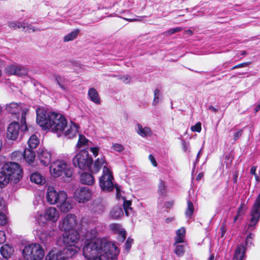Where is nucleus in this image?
Segmentation results:
<instances>
[{"label":"nucleus","instance_id":"cd10ccee","mask_svg":"<svg viewBox=\"0 0 260 260\" xmlns=\"http://www.w3.org/2000/svg\"><path fill=\"white\" fill-rule=\"evenodd\" d=\"M14 252V248L8 244L2 246L0 249V253L3 258L9 259Z\"/></svg>","mask_w":260,"mask_h":260},{"label":"nucleus","instance_id":"8fccbe9b","mask_svg":"<svg viewBox=\"0 0 260 260\" xmlns=\"http://www.w3.org/2000/svg\"><path fill=\"white\" fill-rule=\"evenodd\" d=\"M21 25H22V23L18 21H12L8 23V25L10 27L17 29L22 28Z\"/></svg>","mask_w":260,"mask_h":260},{"label":"nucleus","instance_id":"864d4df0","mask_svg":"<svg viewBox=\"0 0 260 260\" xmlns=\"http://www.w3.org/2000/svg\"><path fill=\"white\" fill-rule=\"evenodd\" d=\"M182 30V27H176V28L170 29L166 33L168 35H171L175 32L180 31Z\"/></svg>","mask_w":260,"mask_h":260},{"label":"nucleus","instance_id":"b1692460","mask_svg":"<svg viewBox=\"0 0 260 260\" xmlns=\"http://www.w3.org/2000/svg\"><path fill=\"white\" fill-rule=\"evenodd\" d=\"M135 130L137 133L142 137H149L152 134L150 127L147 126L143 127L140 123L136 125Z\"/></svg>","mask_w":260,"mask_h":260},{"label":"nucleus","instance_id":"4be33fe9","mask_svg":"<svg viewBox=\"0 0 260 260\" xmlns=\"http://www.w3.org/2000/svg\"><path fill=\"white\" fill-rule=\"evenodd\" d=\"M108 163L106 161L105 157L104 156H101L100 158L96 159L94 162L93 166L91 169L93 172L98 173L100 170L103 167V169L107 167Z\"/></svg>","mask_w":260,"mask_h":260},{"label":"nucleus","instance_id":"58836bf2","mask_svg":"<svg viewBox=\"0 0 260 260\" xmlns=\"http://www.w3.org/2000/svg\"><path fill=\"white\" fill-rule=\"evenodd\" d=\"M17 65L11 64L7 66L5 68L6 72L8 74L17 76Z\"/></svg>","mask_w":260,"mask_h":260},{"label":"nucleus","instance_id":"ddd939ff","mask_svg":"<svg viewBox=\"0 0 260 260\" xmlns=\"http://www.w3.org/2000/svg\"><path fill=\"white\" fill-rule=\"evenodd\" d=\"M63 191H57L52 186H49L47 189L46 198L47 202L51 205L57 204L60 199H63L64 193Z\"/></svg>","mask_w":260,"mask_h":260},{"label":"nucleus","instance_id":"052dcab7","mask_svg":"<svg viewBox=\"0 0 260 260\" xmlns=\"http://www.w3.org/2000/svg\"><path fill=\"white\" fill-rule=\"evenodd\" d=\"M120 79L122 80L125 83H128L131 80L130 76H123L120 78Z\"/></svg>","mask_w":260,"mask_h":260},{"label":"nucleus","instance_id":"e433bc0d","mask_svg":"<svg viewBox=\"0 0 260 260\" xmlns=\"http://www.w3.org/2000/svg\"><path fill=\"white\" fill-rule=\"evenodd\" d=\"M79 30L78 29L74 30L70 32L63 38V41L65 42H69L75 39L78 36Z\"/></svg>","mask_w":260,"mask_h":260},{"label":"nucleus","instance_id":"4468645a","mask_svg":"<svg viewBox=\"0 0 260 260\" xmlns=\"http://www.w3.org/2000/svg\"><path fill=\"white\" fill-rule=\"evenodd\" d=\"M76 224V216L74 214H68L60 221L59 228L62 231L74 230Z\"/></svg>","mask_w":260,"mask_h":260},{"label":"nucleus","instance_id":"412c9836","mask_svg":"<svg viewBox=\"0 0 260 260\" xmlns=\"http://www.w3.org/2000/svg\"><path fill=\"white\" fill-rule=\"evenodd\" d=\"M67 129L64 132V135L68 138L74 137L78 133V125L71 122L70 124L65 126Z\"/></svg>","mask_w":260,"mask_h":260},{"label":"nucleus","instance_id":"dca6fc26","mask_svg":"<svg viewBox=\"0 0 260 260\" xmlns=\"http://www.w3.org/2000/svg\"><path fill=\"white\" fill-rule=\"evenodd\" d=\"M20 127L16 122L11 123L7 128V137L8 139L16 140L18 138L20 134Z\"/></svg>","mask_w":260,"mask_h":260},{"label":"nucleus","instance_id":"6e6552de","mask_svg":"<svg viewBox=\"0 0 260 260\" xmlns=\"http://www.w3.org/2000/svg\"><path fill=\"white\" fill-rule=\"evenodd\" d=\"M2 170L14 183H17L22 177V170L17 162H8L3 165Z\"/></svg>","mask_w":260,"mask_h":260},{"label":"nucleus","instance_id":"20e7f679","mask_svg":"<svg viewBox=\"0 0 260 260\" xmlns=\"http://www.w3.org/2000/svg\"><path fill=\"white\" fill-rule=\"evenodd\" d=\"M62 251L52 250L46 256V260H66L73 257L79 250V248L74 245H66Z\"/></svg>","mask_w":260,"mask_h":260},{"label":"nucleus","instance_id":"37998d69","mask_svg":"<svg viewBox=\"0 0 260 260\" xmlns=\"http://www.w3.org/2000/svg\"><path fill=\"white\" fill-rule=\"evenodd\" d=\"M194 207L192 203L190 201H187V208L185 211V215L187 217H190L193 213Z\"/></svg>","mask_w":260,"mask_h":260},{"label":"nucleus","instance_id":"de8ad7c7","mask_svg":"<svg viewBox=\"0 0 260 260\" xmlns=\"http://www.w3.org/2000/svg\"><path fill=\"white\" fill-rule=\"evenodd\" d=\"M17 76H22L26 75L28 73L27 68L20 65H17Z\"/></svg>","mask_w":260,"mask_h":260},{"label":"nucleus","instance_id":"0eeeda50","mask_svg":"<svg viewBox=\"0 0 260 260\" xmlns=\"http://www.w3.org/2000/svg\"><path fill=\"white\" fill-rule=\"evenodd\" d=\"M22 254L25 260H41L44 256L43 249L37 243L25 246Z\"/></svg>","mask_w":260,"mask_h":260},{"label":"nucleus","instance_id":"3c124183","mask_svg":"<svg viewBox=\"0 0 260 260\" xmlns=\"http://www.w3.org/2000/svg\"><path fill=\"white\" fill-rule=\"evenodd\" d=\"M246 205L244 202L241 204L240 207L238 209L237 214L238 216H241L244 214L246 210Z\"/></svg>","mask_w":260,"mask_h":260},{"label":"nucleus","instance_id":"393cba45","mask_svg":"<svg viewBox=\"0 0 260 260\" xmlns=\"http://www.w3.org/2000/svg\"><path fill=\"white\" fill-rule=\"evenodd\" d=\"M246 248L241 244L237 246L234 253V260H244L245 257Z\"/></svg>","mask_w":260,"mask_h":260},{"label":"nucleus","instance_id":"f704fd0d","mask_svg":"<svg viewBox=\"0 0 260 260\" xmlns=\"http://www.w3.org/2000/svg\"><path fill=\"white\" fill-rule=\"evenodd\" d=\"M10 181V178L8 177L5 172L2 170L0 172V185H1V187L7 185Z\"/></svg>","mask_w":260,"mask_h":260},{"label":"nucleus","instance_id":"2eb2a0df","mask_svg":"<svg viewBox=\"0 0 260 260\" xmlns=\"http://www.w3.org/2000/svg\"><path fill=\"white\" fill-rule=\"evenodd\" d=\"M62 235V241L65 245H74L79 240V235L78 232L75 230L64 231Z\"/></svg>","mask_w":260,"mask_h":260},{"label":"nucleus","instance_id":"6ab92c4d","mask_svg":"<svg viewBox=\"0 0 260 260\" xmlns=\"http://www.w3.org/2000/svg\"><path fill=\"white\" fill-rule=\"evenodd\" d=\"M63 199H60L58 203V207L62 212L67 213L70 211L73 208V204L72 200L68 198L66 192L64 193Z\"/></svg>","mask_w":260,"mask_h":260},{"label":"nucleus","instance_id":"7ed1b4c3","mask_svg":"<svg viewBox=\"0 0 260 260\" xmlns=\"http://www.w3.org/2000/svg\"><path fill=\"white\" fill-rule=\"evenodd\" d=\"M50 172L54 178L62 176L63 178H70L73 175V169L67 161L57 160L51 163Z\"/></svg>","mask_w":260,"mask_h":260},{"label":"nucleus","instance_id":"ea45409f","mask_svg":"<svg viewBox=\"0 0 260 260\" xmlns=\"http://www.w3.org/2000/svg\"><path fill=\"white\" fill-rule=\"evenodd\" d=\"M91 142L88 141L84 136L79 135V138L77 146L79 147L89 145Z\"/></svg>","mask_w":260,"mask_h":260},{"label":"nucleus","instance_id":"5701e85b","mask_svg":"<svg viewBox=\"0 0 260 260\" xmlns=\"http://www.w3.org/2000/svg\"><path fill=\"white\" fill-rule=\"evenodd\" d=\"M32 149L26 148L22 153V160H25L28 165H31L35 158V153Z\"/></svg>","mask_w":260,"mask_h":260},{"label":"nucleus","instance_id":"4d7b16f0","mask_svg":"<svg viewBox=\"0 0 260 260\" xmlns=\"http://www.w3.org/2000/svg\"><path fill=\"white\" fill-rule=\"evenodd\" d=\"M5 233L3 231H0V244L4 243L6 241Z\"/></svg>","mask_w":260,"mask_h":260},{"label":"nucleus","instance_id":"c03bdc74","mask_svg":"<svg viewBox=\"0 0 260 260\" xmlns=\"http://www.w3.org/2000/svg\"><path fill=\"white\" fill-rule=\"evenodd\" d=\"M22 153L20 151H15L11 154L12 159L17 161H22Z\"/></svg>","mask_w":260,"mask_h":260},{"label":"nucleus","instance_id":"5fc2aeb1","mask_svg":"<svg viewBox=\"0 0 260 260\" xmlns=\"http://www.w3.org/2000/svg\"><path fill=\"white\" fill-rule=\"evenodd\" d=\"M90 151L92 153L94 157H96L98 155L100 148L98 147H90Z\"/></svg>","mask_w":260,"mask_h":260},{"label":"nucleus","instance_id":"bf43d9fd","mask_svg":"<svg viewBox=\"0 0 260 260\" xmlns=\"http://www.w3.org/2000/svg\"><path fill=\"white\" fill-rule=\"evenodd\" d=\"M149 159L150 160V161H151L152 165L154 166V167H156L157 166V163L154 158V157L153 156V155L152 154H150L149 155Z\"/></svg>","mask_w":260,"mask_h":260},{"label":"nucleus","instance_id":"6e6d98bb","mask_svg":"<svg viewBox=\"0 0 260 260\" xmlns=\"http://www.w3.org/2000/svg\"><path fill=\"white\" fill-rule=\"evenodd\" d=\"M250 63L249 62H243V63H240V64H239L238 65H236V66L233 67L232 68V70H235L236 69L240 68L246 67L247 66H248Z\"/></svg>","mask_w":260,"mask_h":260},{"label":"nucleus","instance_id":"69168bd1","mask_svg":"<svg viewBox=\"0 0 260 260\" xmlns=\"http://www.w3.org/2000/svg\"><path fill=\"white\" fill-rule=\"evenodd\" d=\"M182 144L183 150L184 151H186L189 147V144L188 143L186 142L184 140H182Z\"/></svg>","mask_w":260,"mask_h":260},{"label":"nucleus","instance_id":"c85d7f7f","mask_svg":"<svg viewBox=\"0 0 260 260\" xmlns=\"http://www.w3.org/2000/svg\"><path fill=\"white\" fill-rule=\"evenodd\" d=\"M98 235V232L95 229H90L85 233V243H90V241H94Z\"/></svg>","mask_w":260,"mask_h":260},{"label":"nucleus","instance_id":"e2e57ef3","mask_svg":"<svg viewBox=\"0 0 260 260\" xmlns=\"http://www.w3.org/2000/svg\"><path fill=\"white\" fill-rule=\"evenodd\" d=\"M220 230L221 231V237H223L226 232L225 225L224 223H222Z\"/></svg>","mask_w":260,"mask_h":260},{"label":"nucleus","instance_id":"79ce46f5","mask_svg":"<svg viewBox=\"0 0 260 260\" xmlns=\"http://www.w3.org/2000/svg\"><path fill=\"white\" fill-rule=\"evenodd\" d=\"M131 205L132 203L131 201L124 200L123 206L126 216H128L132 212V208L131 207Z\"/></svg>","mask_w":260,"mask_h":260},{"label":"nucleus","instance_id":"4c0bfd02","mask_svg":"<svg viewBox=\"0 0 260 260\" xmlns=\"http://www.w3.org/2000/svg\"><path fill=\"white\" fill-rule=\"evenodd\" d=\"M3 200L0 197V224L4 225L6 223L7 219L6 215L2 212L4 208Z\"/></svg>","mask_w":260,"mask_h":260},{"label":"nucleus","instance_id":"473e14b6","mask_svg":"<svg viewBox=\"0 0 260 260\" xmlns=\"http://www.w3.org/2000/svg\"><path fill=\"white\" fill-rule=\"evenodd\" d=\"M123 215L122 209L119 207H115L110 212V216L113 219H118Z\"/></svg>","mask_w":260,"mask_h":260},{"label":"nucleus","instance_id":"c756f323","mask_svg":"<svg viewBox=\"0 0 260 260\" xmlns=\"http://www.w3.org/2000/svg\"><path fill=\"white\" fill-rule=\"evenodd\" d=\"M88 95L90 100L95 103L100 104L101 103L100 98L96 90L94 88H91L88 90Z\"/></svg>","mask_w":260,"mask_h":260},{"label":"nucleus","instance_id":"72a5a7b5","mask_svg":"<svg viewBox=\"0 0 260 260\" xmlns=\"http://www.w3.org/2000/svg\"><path fill=\"white\" fill-rule=\"evenodd\" d=\"M158 193L160 196H164L167 192V186L165 182L160 179L158 184Z\"/></svg>","mask_w":260,"mask_h":260},{"label":"nucleus","instance_id":"39448f33","mask_svg":"<svg viewBox=\"0 0 260 260\" xmlns=\"http://www.w3.org/2000/svg\"><path fill=\"white\" fill-rule=\"evenodd\" d=\"M59 217V213L57 210L53 207L47 208L44 214L38 212L35 216L37 223L41 226H44L47 224V221H50L56 223Z\"/></svg>","mask_w":260,"mask_h":260},{"label":"nucleus","instance_id":"49530a36","mask_svg":"<svg viewBox=\"0 0 260 260\" xmlns=\"http://www.w3.org/2000/svg\"><path fill=\"white\" fill-rule=\"evenodd\" d=\"M184 247L183 245H177L175 247V253L178 256H182L184 253Z\"/></svg>","mask_w":260,"mask_h":260},{"label":"nucleus","instance_id":"a211bd4d","mask_svg":"<svg viewBox=\"0 0 260 260\" xmlns=\"http://www.w3.org/2000/svg\"><path fill=\"white\" fill-rule=\"evenodd\" d=\"M38 156L41 163L45 166H48L51 160V154L44 148H39L38 151Z\"/></svg>","mask_w":260,"mask_h":260},{"label":"nucleus","instance_id":"f03ea898","mask_svg":"<svg viewBox=\"0 0 260 260\" xmlns=\"http://www.w3.org/2000/svg\"><path fill=\"white\" fill-rule=\"evenodd\" d=\"M114 243L105 238H97L94 241L85 243L83 252L84 256L88 259H94L103 251L109 252L114 251Z\"/></svg>","mask_w":260,"mask_h":260},{"label":"nucleus","instance_id":"f3484780","mask_svg":"<svg viewBox=\"0 0 260 260\" xmlns=\"http://www.w3.org/2000/svg\"><path fill=\"white\" fill-rule=\"evenodd\" d=\"M114 251L109 250V252L103 251L100 255L97 256L93 260H115L117 258L119 254V250L114 244Z\"/></svg>","mask_w":260,"mask_h":260},{"label":"nucleus","instance_id":"1a4fd4ad","mask_svg":"<svg viewBox=\"0 0 260 260\" xmlns=\"http://www.w3.org/2000/svg\"><path fill=\"white\" fill-rule=\"evenodd\" d=\"M92 161V158L89 156L88 152L86 150L81 151L73 159V163L75 167L80 169L88 168Z\"/></svg>","mask_w":260,"mask_h":260},{"label":"nucleus","instance_id":"bb28decb","mask_svg":"<svg viewBox=\"0 0 260 260\" xmlns=\"http://www.w3.org/2000/svg\"><path fill=\"white\" fill-rule=\"evenodd\" d=\"M56 84L60 89L64 92L69 91V81L65 78L61 76H57L55 78Z\"/></svg>","mask_w":260,"mask_h":260},{"label":"nucleus","instance_id":"2f4dec72","mask_svg":"<svg viewBox=\"0 0 260 260\" xmlns=\"http://www.w3.org/2000/svg\"><path fill=\"white\" fill-rule=\"evenodd\" d=\"M30 180L37 184H43L45 183V178L40 173L36 172L30 176Z\"/></svg>","mask_w":260,"mask_h":260},{"label":"nucleus","instance_id":"f8f14e48","mask_svg":"<svg viewBox=\"0 0 260 260\" xmlns=\"http://www.w3.org/2000/svg\"><path fill=\"white\" fill-rule=\"evenodd\" d=\"M92 195V191L88 187H80L75 190L74 198L79 203H84L91 199Z\"/></svg>","mask_w":260,"mask_h":260},{"label":"nucleus","instance_id":"13d9d810","mask_svg":"<svg viewBox=\"0 0 260 260\" xmlns=\"http://www.w3.org/2000/svg\"><path fill=\"white\" fill-rule=\"evenodd\" d=\"M133 242V239L128 238L125 243V249L127 250H129L131 247V244Z\"/></svg>","mask_w":260,"mask_h":260},{"label":"nucleus","instance_id":"423d86ee","mask_svg":"<svg viewBox=\"0 0 260 260\" xmlns=\"http://www.w3.org/2000/svg\"><path fill=\"white\" fill-rule=\"evenodd\" d=\"M6 110L11 113L12 114L15 115L17 117H19L21 112V131H26L27 130V126L26 124L25 116L28 111V109L25 107L23 104L11 103L7 104L6 107Z\"/></svg>","mask_w":260,"mask_h":260},{"label":"nucleus","instance_id":"c9c22d12","mask_svg":"<svg viewBox=\"0 0 260 260\" xmlns=\"http://www.w3.org/2000/svg\"><path fill=\"white\" fill-rule=\"evenodd\" d=\"M39 144V140L37 136L32 135L28 141V146L31 149L36 148Z\"/></svg>","mask_w":260,"mask_h":260},{"label":"nucleus","instance_id":"338daca9","mask_svg":"<svg viewBox=\"0 0 260 260\" xmlns=\"http://www.w3.org/2000/svg\"><path fill=\"white\" fill-rule=\"evenodd\" d=\"M256 167L253 166L251 167L250 169V173L251 174L254 175L256 174Z\"/></svg>","mask_w":260,"mask_h":260},{"label":"nucleus","instance_id":"a878e982","mask_svg":"<svg viewBox=\"0 0 260 260\" xmlns=\"http://www.w3.org/2000/svg\"><path fill=\"white\" fill-rule=\"evenodd\" d=\"M80 182L82 184L91 185L94 183V178L93 175L87 172H84L80 175Z\"/></svg>","mask_w":260,"mask_h":260},{"label":"nucleus","instance_id":"f257e3e1","mask_svg":"<svg viewBox=\"0 0 260 260\" xmlns=\"http://www.w3.org/2000/svg\"><path fill=\"white\" fill-rule=\"evenodd\" d=\"M37 122L44 129H48L57 133H61L67 126V120L61 114L47 112L44 109L37 110Z\"/></svg>","mask_w":260,"mask_h":260},{"label":"nucleus","instance_id":"aec40b11","mask_svg":"<svg viewBox=\"0 0 260 260\" xmlns=\"http://www.w3.org/2000/svg\"><path fill=\"white\" fill-rule=\"evenodd\" d=\"M110 229L116 234H118L119 241L123 242L126 238V232L120 225L117 223H112L110 225Z\"/></svg>","mask_w":260,"mask_h":260},{"label":"nucleus","instance_id":"680f3d73","mask_svg":"<svg viewBox=\"0 0 260 260\" xmlns=\"http://www.w3.org/2000/svg\"><path fill=\"white\" fill-rule=\"evenodd\" d=\"M254 235L251 233H250L247 237L246 239V244L248 245L249 243L250 244L252 243L251 240L252 239Z\"/></svg>","mask_w":260,"mask_h":260},{"label":"nucleus","instance_id":"603ef678","mask_svg":"<svg viewBox=\"0 0 260 260\" xmlns=\"http://www.w3.org/2000/svg\"><path fill=\"white\" fill-rule=\"evenodd\" d=\"M191 130L192 132H200L201 131V123L199 122L194 126H191Z\"/></svg>","mask_w":260,"mask_h":260},{"label":"nucleus","instance_id":"9d476101","mask_svg":"<svg viewBox=\"0 0 260 260\" xmlns=\"http://www.w3.org/2000/svg\"><path fill=\"white\" fill-rule=\"evenodd\" d=\"M260 219V193L257 196L250 213L248 229L252 230Z\"/></svg>","mask_w":260,"mask_h":260},{"label":"nucleus","instance_id":"9b49d317","mask_svg":"<svg viewBox=\"0 0 260 260\" xmlns=\"http://www.w3.org/2000/svg\"><path fill=\"white\" fill-rule=\"evenodd\" d=\"M113 177L108 168L103 169V175L100 178V186L103 190L111 191L114 188Z\"/></svg>","mask_w":260,"mask_h":260},{"label":"nucleus","instance_id":"a19ab883","mask_svg":"<svg viewBox=\"0 0 260 260\" xmlns=\"http://www.w3.org/2000/svg\"><path fill=\"white\" fill-rule=\"evenodd\" d=\"M161 94L158 89H155L154 90V99L152 102L153 105H156L160 101Z\"/></svg>","mask_w":260,"mask_h":260},{"label":"nucleus","instance_id":"0e129e2a","mask_svg":"<svg viewBox=\"0 0 260 260\" xmlns=\"http://www.w3.org/2000/svg\"><path fill=\"white\" fill-rule=\"evenodd\" d=\"M242 135V131H239L235 133L234 135V139L235 141L237 140Z\"/></svg>","mask_w":260,"mask_h":260},{"label":"nucleus","instance_id":"a18cd8bd","mask_svg":"<svg viewBox=\"0 0 260 260\" xmlns=\"http://www.w3.org/2000/svg\"><path fill=\"white\" fill-rule=\"evenodd\" d=\"M21 26L23 29L25 31L34 32L38 30V29H36L34 26H32L31 24L26 23L24 22H23L22 25H21Z\"/></svg>","mask_w":260,"mask_h":260},{"label":"nucleus","instance_id":"09e8293b","mask_svg":"<svg viewBox=\"0 0 260 260\" xmlns=\"http://www.w3.org/2000/svg\"><path fill=\"white\" fill-rule=\"evenodd\" d=\"M112 148L116 151L121 152L124 150V147L119 143H113L112 145Z\"/></svg>","mask_w":260,"mask_h":260},{"label":"nucleus","instance_id":"774afa93","mask_svg":"<svg viewBox=\"0 0 260 260\" xmlns=\"http://www.w3.org/2000/svg\"><path fill=\"white\" fill-rule=\"evenodd\" d=\"M209 109L214 112H216L218 111V110L216 108H215L212 106H210L209 107Z\"/></svg>","mask_w":260,"mask_h":260},{"label":"nucleus","instance_id":"7c9ffc66","mask_svg":"<svg viewBox=\"0 0 260 260\" xmlns=\"http://www.w3.org/2000/svg\"><path fill=\"white\" fill-rule=\"evenodd\" d=\"M185 235V230L184 228H181L176 231V236L175 237V242L174 245L178 243H181L184 242Z\"/></svg>","mask_w":260,"mask_h":260}]
</instances>
